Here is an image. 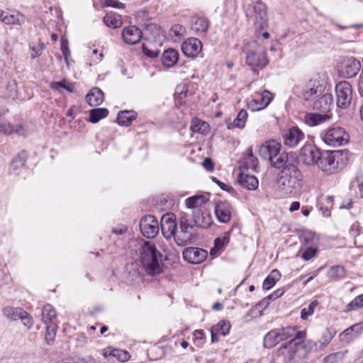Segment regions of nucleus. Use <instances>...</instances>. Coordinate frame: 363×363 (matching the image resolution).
<instances>
[{
	"label": "nucleus",
	"mask_w": 363,
	"mask_h": 363,
	"mask_svg": "<svg viewBox=\"0 0 363 363\" xmlns=\"http://www.w3.org/2000/svg\"><path fill=\"white\" fill-rule=\"evenodd\" d=\"M338 151H326L321 152L317 166L324 172L332 174L336 173L339 162L336 160Z\"/></svg>",
	"instance_id": "nucleus-7"
},
{
	"label": "nucleus",
	"mask_w": 363,
	"mask_h": 363,
	"mask_svg": "<svg viewBox=\"0 0 363 363\" xmlns=\"http://www.w3.org/2000/svg\"><path fill=\"white\" fill-rule=\"evenodd\" d=\"M162 254L154 243L145 241L140 250V262L146 273L156 275L162 272Z\"/></svg>",
	"instance_id": "nucleus-2"
},
{
	"label": "nucleus",
	"mask_w": 363,
	"mask_h": 363,
	"mask_svg": "<svg viewBox=\"0 0 363 363\" xmlns=\"http://www.w3.org/2000/svg\"><path fill=\"white\" fill-rule=\"evenodd\" d=\"M323 141L328 145L339 147L346 145L349 142V134L345 128L334 126L328 128L320 133Z\"/></svg>",
	"instance_id": "nucleus-5"
},
{
	"label": "nucleus",
	"mask_w": 363,
	"mask_h": 363,
	"mask_svg": "<svg viewBox=\"0 0 363 363\" xmlns=\"http://www.w3.org/2000/svg\"><path fill=\"white\" fill-rule=\"evenodd\" d=\"M203 167L207 170V171H212L214 168V164L213 163V161L211 158L206 157L204 159L203 162Z\"/></svg>",
	"instance_id": "nucleus-63"
},
{
	"label": "nucleus",
	"mask_w": 363,
	"mask_h": 363,
	"mask_svg": "<svg viewBox=\"0 0 363 363\" xmlns=\"http://www.w3.org/2000/svg\"><path fill=\"white\" fill-rule=\"evenodd\" d=\"M238 179L241 186L249 190H255L259 185L258 179L253 175L240 173Z\"/></svg>",
	"instance_id": "nucleus-30"
},
{
	"label": "nucleus",
	"mask_w": 363,
	"mask_h": 363,
	"mask_svg": "<svg viewBox=\"0 0 363 363\" xmlns=\"http://www.w3.org/2000/svg\"><path fill=\"white\" fill-rule=\"evenodd\" d=\"M104 4L106 6H111L117 9H122L124 4L118 0H103Z\"/></svg>",
	"instance_id": "nucleus-59"
},
{
	"label": "nucleus",
	"mask_w": 363,
	"mask_h": 363,
	"mask_svg": "<svg viewBox=\"0 0 363 363\" xmlns=\"http://www.w3.org/2000/svg\"><path fill=\"white\" fill-rule=\"evenodd\" d=\"M245 62L254 72L264 69L269 63L266 48L257 41L246 43L243 48Z\"/></svg>",
	"instance_id": "nucleus-3"
},
{
	"label": "nucleus",
	"mask_w": 363,
	"mask_h": 363,
	"mask_svg": "<svg viewBox=\"0 0 363 363\" xmlns=\"http://www.w3.org/2000/svg\"><path fill=\"white\" fill-rule=\"evenodd\" d=\"M57 330V324H51L46 325L45 340L48 345H51L54 343L56 337Z\"/></svg>",
	"instance_id": "nucleus-45"
},
{
	"label": "nucleus",
	"mask_w": 363,
	"mask_h": 363,
	"mask_svg": "<svg viewBox=\"0 0 363 363\" xmlns=\"http://www.w3.org/2000/svg\"><path fill=\"white\" fill-rule=\"evenodd\" d=\"M280 150L281 145L276 140H272L265 142L260 146L259 155L262 159L270 161Z\"/></svg>",
	"instance_id": "nucleus-16"
},
{
	"label": "nucleus",
	"mask_w": 363,
	"mask_h": 363,
	"mask_svg": "<svg viewBox=\"0 0 363 363\" xmlns=\"http://www.w3.org/2000/svg\"><path fill=\"white\" fill-rule=\"evenodd\" d=\"M193 218L195 224L201 228H208L213 223L211 216L208 213H200V211H194Z\"/></svg>",
	"instance_id": "nucleus-28"
},
{
	"label": "nucleus",
	"mask_w": 363,
	"mask_h": 363,
	"mask_svg": "<svg viewBox=\"0 0 363 363\" xmlns=\"http://www.w3.org/2000/svg\"><path fill=\"white\" fill-rule=\"evenodd\" d=\"M104 23L109 28H117L121 26L122 21L121 16L110 13L104 17Z\"/></svg>",
	"instance_id": "nucleus-42"
},
{
	"label": "nucleus",
	"mask_w": 363,
	"mask_h": 363,
	"mask_svg": "<svg viewBox=\"0 0 363 363\" xmlns=\"http://www.w3.org/2000/svg\"><path fill=\"white\" fill-rule=\"evenodd\" d=\"M108 115V110L106 108L91 109L89 112V121L92 123H98L101 119Z\"/></svg>",
	"instance_id": "nucleus-43"
},
{
	"label": "nucleus",
	"mask_w": 363,
	"mask_h": 363,
	"mask_svg": "<svg viewBox=\"0 0 363 363\" xmlns=\"http://www.w3.org/2000/svg\"><path fill=\"white\" fill-rule=\"evenodd\" d=\"M61 51L63 54L65 60L66 61L67 64L68 65V57L70 55V51L68 48V42L67 40L62 38L61 40Z\"/></svg>",
	"instance_id": "nucleus-56"
},
{
	"label": "nucleus",
	"mask_w": 363,
	"mask_h": 363,
	"mask_svg": "<svg viewBox=\"0 0 363 363\" xmlns=\"http://www.w3.org/2000/svg\"><path fill=\"white\" fill-rule=\"evenodd\" d=\"M330 118L329 115L309 113L305 115V123L309 126H315L324 123Z\"/></svg>",
	"instance_id": "nucleus-34"
},
{
	"label": "nucleus",
	"mask_w": 363,
	"mask_h": 363,
	"mask_svg": "<svg viewBox=\"0 0 363 363\" xmlns=\"http://www.w3.org/2000/svg\"><path fill=\"white\" fill-rule=\"evenodd\" d=\"M269 162L271 165L277 169H284L289 164H294V161L292 162H290L289 154L285 152H281V150Z\"/></svg>",
	"instance_id": "nucleus-31"
},
{
	"label": "nucleus",
	"mask_w": 363,
	"mask_h": 363,
	"mask_svg": "<svg viewBox=\"0 0 363 363\" xmlns=\"http://www.w3.org/2000/svg\"><path fill=\"white\" fill-rule=\"evenodd\" d=\"M333 337L334 334L329 329H327L318 342L308 340L305 347H309L310 350H321L330 344Z\"/></svg>",
	"instance_id": "nucleus-21"
},
{
	"label": "nucleus",
	"mask_w": 363,
	"mask_h": 363,
	"mask_svg": "<svg viewBox=\"0 0 363 363\" xmlns=\"http://www.w3.org/2000/svg\"><path fill=\"white\" fill-rule=\"evenodd\" d=\"M19 319L21 320V322L24 326H26L28 328H30L31 327L32 318L26 311H24V314H22V315H21Z\"/></svg>",
	"instance_id": "nucleus-57"
},
{
	"label": "nucleus",
	"mask_w": 363,
	"mask_h": 363,
	"mask_svg": "<svg viewBox=\"0 0 363 363\" xmlns=\"http://www.w3.org/2000/svg\"><path fill=\"white\" fill-rule=\"evenodd\" d=\"M41 320L46 325L57 324L55 310L50 304H46L42 309Z\"/></svg>",
	"instance_id": "nucleus-26"
},
{
	"label": "nucleus",
	"mask_w": 363,
	"mask_h": 363,
	"mask_svg": "<svg viewBox=\"0 0 363 363\" xmlns=\"http://www.w3.org/2000/svg\"><path fill=\"white\" fill-rule=\"evenodd\" d=\"M209 125L208 123L203 121L197 118L192 119L191 123V130L194 133H200L206 134L209 130Z\"/></svg>",
	"instance_id": "nucleus-41"
},
{
	"label": "nucleus",
	"mask_w": 363,
	"mask_h": 363,
	"mask_svg": "<svg viewBox=\"0 0 363 363\" xmlns=\"http://www.w3.org/2000/svg\"><path fill=\"white\" fill-rule=\"evenodd\" d=\"M215 214L219 222L228 223L232 217V206L227 201H219L215 206Z\"/></svg>",
	"instance_id": "nucleus-17"
},
{
	"label": "nucleus",
	"mask_w": 363,
	"mask_h": 363,
	"mask_svg": "<svg viewBox=\"0 0 363 363\" xmlns=\"http://www.w3.org/2000/svg\"><path fill=\"white\" fill-rule=\"evenodd\" d=\"M182 50L189 57H196L202 50V43L196 38H189L182 44Z\"/></svg>",
	"instance_id": "nucleus-14"
},
{
	"label": "nucleus",
	"mask_w": 363,
	"mask_h": 363,
	"mask_svg": "<svg viewBox=\"0 0 363 363\" xmlns=\"http://www.w3.org/2000/svg\"><path fill=\"white\" fill-rule=\"evenodd\" d=\"M363 306V294L357 296L348 305L347 310L351 311Z\"/></svg>",
	"instance_id": "nucleus-52"
},
{
	"label": "nucleus",
	"mask_w": 363,
	"mask_h": 363,
	"mask_svg": "<svg viewBox=\"0 0 363 363\" xmlns=\"http://www.w3.org/2000/svg\"><path fill=\"white\" fill-rule=\"evenodd\" d=\"M137 114L133 111H121L118 113L117 121L120 125L128 126L136 118Z\"/></svg>",
	"instance_id": "nucleus-35"
},
{
	"label": "nucleus",
	"mask_w": 363,
	"mask_h": 363,
	"mask_svg": "<svg viewBox=\"0 0 363 363\" xmlns=\"http://www.w3.org/2000/svg\"><path fill=\"white\" fill-rule=\"evenodd\" d=\"M274 95L268 90H264L261 93H257L255 98L251 99L247 107L252 111H257L265 108L271 103Z\"/></svg>",
	"instance_id": "nucleus-11"
},
{
	"label": "nucleus",
	"mask_w": 363,
	"mask_h": 363,
	"mask_svg": "<svg viewBox=\"0 0 363 363\" xmlns=\"http://www.w3.org/2000/svg\"><path fill=\"white\" fill-rule=\"evenodd\" d=\"M161 230L162 235L167 239H170L177 234V225L176 223V217L174 213H169L162 216L161 218Z\"/></svg>",
	"instance_id": "nucleus-12"
},
{
	"label": "nucleus",
	"mask_w": 363,
	"mask_h": 363,
	"mask_svg": "<svg viewBox=\"0 0 363 363\" xmlns=\"http://www.w3.org/2000/svg\"><path fill=\"white\" fill-rule=\"evenodd\" d=\"M212 180L216 184H217L220 187V189H223V190H225L226 191H230L233 190V189L231 186H230L228 184L220 182V180H218L217 178H216L214 177H212Z\"/></svg>",
	"instance_id": "nucleus-62"
},
{
	"label": "nucleus",
	"mask_w": 363,
	"mask_h": 363,
	"mask_svg": "<svg viewBox=\"0 0 363 363\" xmlns=\"http://www.w3.org/2000/svg\"><path fill=\"white\" fill-rule=\"evenodd\" d=\"M208 201V198L206 196L201 194H196L185 200V205L188 208L197 209L201 208Z\"/></svg>",
	"instance_id": "nucleus-29"
},
{
	"label": "nucleus",
	"mask_w": 363,
	"mask_h": 363,
	"mask_svg": "<svg viewBox=\"0 0 363 363\" xmlns=\"http://www.w3.org/2000/svg\"><path fill=\"white\" fill-rule=\"evenodd\" d=\"M206 250L199 247H188L183 251L184 259L189 263L200 264L207 257Z\"/></svg>",
	"instance_id": "nucleus-15"
},
{
	"label": "nucleus",
	"mask_w": 363,
	"mask_h": 363,
	"mask_svg": "<svg viewBox=\"0 0 363 363\" xmlns=\"http://www.w3.org/2000/svg\"><path fill=\"white\" fill-rule=\"evenodd\" d=\"M281 339L278 335V332L276 329L270 330L264 337V347L266 348H272L277 345Z\"/></svg>",
	"instance_id": "nucleus-39"
},
{
	"label": "nucleus",
	"mask_w": 363,
	"mask_h": 363,
	"mask_svg": "<svg viewBox=\"0 0 363 363\" xmlns=\"http://www.w3.org/2000/svg\"><path fill=\"white\" fill-rule=\"evenodd\" d=\"M73 363H95L94 359L91 356L78 358Z\"/></svg>",
	"instance_id": "nucleus-64"
},
{
	"label": "nucleus",
	"mask_w": 363,
	"mask_h": 363,
	"mask_svg": "<svg viewBox=\"0 0 363 363\" xmlns=\"http://www.w3.org/2000/svg\"><path fill=\"white\" fill-rule=\"evenodd\" d=\"M28 158V154L26 151L23 150L19 152L12 160L10 164V171L16 172L22 168Z\"/></svg>",
	"instance_id": "nucleus-36"
},
{
	"label": "nucleus",
	"mask_w": 363,
	"mask_h": 363,
	"mask_svg": "<svg viewBox=\"0 0 363 363\" xmlns=\"http://www.w3.org/2000/svg\"><path fill=\"white\" fill-rule=\"evenodd\" d=\"M247 112L245 109H241L238 115L236 118L234 120V125L235 127L238 128H242L245 125V122L247 118Z\"/></svg>",
	"instance_id": "nucleus-50"
},
{
	"label": "nucleus",
	"mask_w": 363,
	"mask_h": 363,
	"mask_svg": "<svg viewBox=\"0 0 363 363\" xmlns=\"http://www.w3.org/2000/svg\"><path fill=\"white\" fill-rule=\"evenodd\" d=\"M281 341L290 340L279 349V354L284 357L286 362H291L295 358V347L300 345L306 337V332L298 331L296 327L287 326L276 328Z\"/></svg>",
	"instance_id": "nucleus-1"
},
{
	"label": "nucleus",
	"mask_w": 363,
	"mask_h": 363,
	"mask_svg": "<svg viewBox=\"0 0 363 363\" xmlns=\"http://www.w3.org/2000/svg\"><path fill=\"white\" fill-rule=\"evenodd\" d=\"M359 328H360L359 324L354 325L347 328L346 330H345L340 335L342 337L345 336L347 338L346 340L350 341L354 337V335H352L354 329H359Z\"/></svg>",
	"instance_id": "nucleus-55"
},
{
	"label": "nucleus",
	"mask_w": 363,
	"mask_h": 363,
	"mask_svg": "<svg viewBox=\"0 0 363 363\" xmlns=\"http://www.w3.org/2000/svg\"><path fill=\"white\" fill-rule=\"evenodd\" d=\"M281 277V274L277 269H274L271 272L269 275L264 280L262 287L265 290L272 289L277 281Z\"/></svg>",
	"instance_id": "nucleus-44"
},
{
	"label": "nucleus",
	"mask_w": 363,
	"mask_h": 363,
	"mask_svg": "<svg viewBox=\"0 0 363 363\" xmlns=\"http://www.w3.org/2000/svg\"><path fill=\"white\" fill-rule=\"evenodd\" d=\"M304 138V134L298 127L291 128L284 135V144L289 147H296Z\"/></svg>",
	"instance_id": "nucleus-19"
},
{
	"label": "nucleus",
	"mask_w": 363,
	"mask_h": 363,
	"mask_svg": "<svg viewBox=\"0 0 363 363\" xmlns=\"http://www.w3.org/2000/svg\"><path fill=\"white\" fill-rule=\"evenodd\" d=\"M86 101L91 106H97L104 101V93L99 88L94 87L86 94Z\"/></svg>",
	"instance_id": "nucleus-27"
},
{
	"label": "nucleus",
	"mask_w": 363,
	"mask_h": 363,
	"mask_svg": "<svg viewBox=\"0 0 363 363\" xmlns=\"http://www.w3.org/2000/svg\"><path fill=\"white\" fill-rule=\"evenodd\" d=\"M50 87L53 90H59L60 88H63L72 93L74 91V84L68 82L67 80L64 79L61 82H53L50 84Z\"/></svg>",
	"instance_id": "nucleus-49"
},
{
	"label": "nucleus",
	"mask_w": 363,
	"mask_h": 363,
	"mask_svg": "<svg viewBox=\"0 0 363 363\" xmlns=\"http://www.w3.org/2000/svg\"><path fill=\"white\" fill-rule=\"evenodd\" d=\"M142 48L143 53L150 58H155L159 55V52L157 50H151L145 45H143Z\"/></svg>",
	"instance_id": "nucleus-61"
},
{
	"label": "nucleus",
	"mask_w": 363,
	"mask_h": 363,
	"mask_svg": "<svg viewBox=\"0 0 363 363\" xmlns=\"http://www.w3.org/2000/svg\"><path fill=\"white\" fill-rule=\"evenodd\" d=\"M209 27V21L207 18L200 16H194L191 19V30L198 36H205Z\"/></svg>",
	"instance_id": "nucleus-22"
},
{
	"label": "nucleus",
	"mask_w": 363,
	"mask_h": 363,
	"mask_svg": "<svg viewBox=\"0 0 363 363\" xmlns=\"http://www.w3.org/2000/svg\"><path fill=\"white\" fill-rule=\"evenodd\" d=\"M196 237L194 226L190 224L187 219L180 220V230L175 235V242L179 246H184L193 242Z\"/></svg>",
	"instance_id": "nucleus-6"
},
{
	"label": "nucleus",
	"mask_w": 363,
	"mask_h": 363,
	"mask_svg": "<svg viewBox=\"0 0 363 363\" xmlns=\"http://www.w3.org/2000/svg\"><path fill=\"white\" fill-rule=\"evenodd\" d=\"M317 254V249L315 247H307L302 253V258L304 260H310L313 257H315Z\"/></svg>",
	"instance_id": "nucleus-54"
},
{
	"label": "nucleus",
	"mask_w": 363,
	"mask_h": 363,
	"mask_svg": "<svg viewBox=\"0 0 363 363\" xmlns=\"http://www.w3.org/2000/svg\"><path fill=\"white\" fill-rule=\"evenodd\" d=\"M0 21L6 25L22 26L26 22V16L19 11H8L0 9Z\"/></svg>",
	"instance_id": "nucleus-18"
},
{
	"label": "nucleus",
	"mask_w": 363,
	"mask_h": 363,
	"mask_svg": "<svg viewBox=\"0 0 363 363\" xmlns=\"http://www.w3.org/2000/svg\"><path fill=\"white\" fill-rule=\"evenodd\" d=\"M337 106L341 108H347L352 99L351 84L347 81H341L335 86Z\"/></svg>",
	"instance_id": "nucleus-8"
},
{
	"label": "nucleus",
	"mask_w": 363,
	"mask_h": 363,
	"mask_svg": "<svg viewBox=\"0 0 363 363\" xmlns=\"http://www.w3.org/2000/svg\"><path fill=\"white\" fill-rule=\"evenodd\" d=\"M320 154L315 146L311 144L305 145L300 150V160L306 165H317Z\"/></svg>",
	"instance_id": "nucleus-13"
},
{
	"label": "nucleus",
	"mask_w": 363,
	"mask_h": 363,
	"mask_svg": "<svg viewBox=\"0 0 363 363\" xmlns=\"http://www.w3.org/2000/svg\"><path fill=\"white\" fill-rule=\"evenodd\" d=\"M229 237L224 235L223 237H218L214 240V247L211 249V253L216 254L218 252L222 250L224 247L228 243Z\"/></svg>",
	"instance_id": "nucleus-47"
},
{
	"label": "nucleus",
	"mask_w": 363,
	"mask_h": 363,
	"mask_svg": "<svg viewBox=\"0 0 363 363\" xmlns=\"http://www.w3.org/2000/svg\"><path fill=\"white\" fill-rule=\"evenodd\" d=\"M333 106V97L330 93L323 94L313 104V109L320 111L323 113L330 111Z\"/></svg>",
	"instance_id": "nucleus-24"
},
{
	"label": "nucleus",
	"mask_w": 363,
	"mask_h": 363,
	"mask_svg": "<svg viewBox=\"0 0 363 363\" xmlns=\"http://www.w3.org/2000/svg\"><path fill=\"white\" fill-rule=\"evenodd\" d=\"M255 13V24L259 28H264L267 23V6L261 1H258L254 6Z\"/></svg>",
	"instance_id": "nucleus-23"
},
{
	"label": "nucleus",
	"mask_w": 363,
	"mask_h": 363,
	"mask_svg": "<svg viewBox=\"0 0 363 363\" xmlns=\"http://www.w3.org/2000/svg\"><path fill=\"white\" fill-rule=\"evenodd\" d=\"M179 60V53L174 49H168L165 50L162 57V62L164 67H173Z\"/></svg>",
	"instance_id": "nucleus-33"
},
{
	"label": "nucleus",
	"mask_w": 363,
	"mask_h": 363,
	"mask_svg": "<svg viewBox=\"0 0 363 363\" xmlns=\"http://www.w3.org/2000/svg\"><path fill=\"white\" fill-rule=\"evenodd\" d=\"M328 274L330 278L335 280H338L345 277V270L342 266L336 265L330 267Z\"/></svg>",
	"instance_id": "nucleus-46"
},
{
	"label": "nucleus",
	"mask_w": 363,
	"mask_h": 363,
	"mask_svg": "<svg viewBox=\"0 0 363 363\" xmlns=\"http://www.w3.org/2000/svg\"><path fill=\"white\" fill-rule=\"evenodd\" d=\"M45 48V44L43 43H39L36 47H33L32 48L33 52L31 54V57L36 58L38 56H40L41 55L43 50H44Z\"/></svg>",
	"instance_id": "nucleus-58"
},
{
	"label": "nucleus",
	"mask_w": 363,
	"mask_h": 363,
	"mask_svg": "<svg viewBox=\"0 0 363 363\" xmlns=\"http://www.w3.org/2000/svg\"><path fill=\"white\" fill-rule=\"evenodd\" d=\"M322 92V86L319 81L311 79L306 85L303 96L305 100H310L313 96Z\"/></svg>",
	"instance_id": "nucleus-25"
},
{
	"label": "nucleus",
	"mask_w": 363,
	"mask_h": 363,
	"mask_svg": "<svg viewBox=\"0 0 363 363\" xmlns=\"http://www.w3.org/2000/svg\"><path fill=\"white\" fill-rule=\"evenodd\" d=\"M103 355L104 357H115L121 362L128 361L130 358V355L128 352L111 347L105 348L103 351Z\"/></svg>",
	"instance_id": "nucleus-32"
},
{
	"label": "nucleus",
	"mask_w": 363,
	"mask_h": 363,
	"mask_svg": "<svg viewBox=\"0 0 363 363\" xmlns=\"http://www.w3.org/2000/svg\"><path fill=\"white\" fill-rule=\"evenodd\" d=\"M140 228L145 237L153 238L159 232V223L155 216L147 215L141 218Z\"/></svg>",
	"instance_id": "nucleus-10"
},
{
	"label": "nucleus",
	"mask_w": 363,
	"mask_h": 363,
	"mask_svg": "<svg viewBox=\"0 0 363 363\" xmlns=\"http://www.w3.org/2000/svg\"><path fill=\"white\" fill-rule=\"evenodd\" d=\"M147 31H150L152 34V37L155 38L160 35V28L154 23L147 24L145 28Z\"/></svg>",
	"instance_id": "nucleus-60"
},
{
	"label": "nucleus",
	"mask_w": 363,
	"mask_h": 363,
	"mask_svg": "<svg viewBox=\"0 0 363 363\" xmlns=\"http://www.w3.org/2000/svg\"><path fill=\"white\" fill-rule=\"evenodd\" d=\"M3 314L8 319L15 321L19 320L22 314H24V310L20 307L7 306L3 309Z\"/></svg>",
	"instance_id": "nucleus-40"
},
{
	"label": "nucleus",
	"mask_w": 363,
	"mask_h": 363,
	"mask_svg": "<svg viewBox=\"0 0 363 363\" xmlns=\"http://www.w3.org/2000/svg\"><path fill=\"white\" fill-rule=\"evenodd\" d=\"M214 333H218L220 335L225 336L230 332V323L225 320H220L216 325L213 326Z\"/></svg>",
	"instance_id": "nucleus-48"
},
{
	"label": "nucleus",
	"mask_w": 363,
	"mask_h": 363,
	"mask_svg": "<svg viewBox=\"0 0 363 363\" xmlns=\"http://www.w3.org/2000/svg\"><path fill=\"white\" fill-rule=\"evenodd\" d=\"M348 350H344L329 354L323 359L322 363H340L345 359Z\"/></svg>",
	"instance_id": "nucleus-38"
},
{
	"label": "nucleus",
	"mask_w": 363,
	"mask_h": 363,
	"mask_svg": "<svg viewBox=\"0 0 363 363\" xmlns=\"http://www.w3.org/2000/svg\"><path fill=\"white\" fill-rule=\"evenodd\" d=\"M141 30L135 26H129L123 28L122 38L126 44L135 45L142 38Z\"/></svg>",
	"instance_id": "nucleus-20"
},
{
	"label": "nucleus",
	"mask_w": 363,
	"mask_h": 363,
	"mask_svg": "<svg viewBox=\"0 0 363 363\" xmlns=\"http://www.w3.org/2000/svg\"><path fill=\"white\" fill-rule=\"evenodd\" d=\"M303 179V174L294 164H289L277 179L279 188L284 191H291L295 188L296 182Z\"/></svg>",
	"instance_id": "nucleus-4"
},
{
	"label": "nucleus",
	"mask_w": 363,
	"mask_h": 363,
	"mask_svg": "<svg viewBox=\"0 0 363 363\" xmlns=\"http://www.w3.org/2000/svg\"><path fill=\"white\" fill-rule=\"evenodd\" d=\"M317 301H312L307 308H303L301 311V318L303 320H306L310 315L314 313V309L318 306Z\"/></svg>",
	"instance_id": "nucleus-51"
},
{
	"label": "nucleus",
	"mask_w": 363,
	"mask_h": 363,
	"mask_svg": "<svg viewBox=\"0 0 363 363\" xmlns=\"http://www.w3.org/2000/svg\"><path fill=\"white\" fill-rule=\"evenodd\" d=\"M171 32H172V33L174 36H176V37H177V38H182V36H184V35L185 34V33H186V29H185V28H184L183 26H182V25H179V24H175V25H174V26H172V28H171Z\"/></svg>",
	"instance_id": "nucleus-53"
},
{
	"label": "nucleus",
	"mask_w": 363,
	"mask_h": 363,
	"mask_svg": "<svg viewBox=\"0 0 363 363\" xmlns=\"http://www.w3.org/2000/svg\"><path fill=\"white\" fill-rule=\"evenodd\" d=\"M361 69V63L354 57H345L342 59L338 67L340 76L345 78L355 77Z\"/></svg>",
	"instance_id": "nucleus-9"
},
{
	"label": "nucleus",
	"mask_w": 363,
	"mask_h": 363,
	"mask_svg": "<svg viewBox=\"0 0 363 363\" xmlns=\"http://www.w3.org/2000/svg\"><path fill=\"white\" fill-rule=\"evenodd\" d=\"M13 133H16L18 135H23L25 130L23 126L21 125H13L8 123H0V133H3L4 135H10Z\"/></svg>",
	"instance_id": "nucleus-37"
}]
</instances>
